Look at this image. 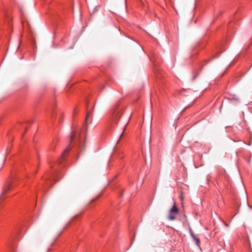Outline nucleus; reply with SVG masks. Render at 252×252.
Instances as JSON below:
<instances>
[{
	"label": "nucleus",
	"instance_id": "1",
	"mask_svg": "<svg viewBox=\"0 0 252 252\" xmlns=\"http://www.w3.org/2000/svg\"><path fill=\"white\" fill-rule=\"evenodd\" d=\"M69 150L70 149L69 147H66L63 152L61 157L56 162L50 163V166L51 169V171L48 173L46 176L43 177V179L45 180H56V177L59 174V171L57 169V166H61V167H63L64 165L62 164V162L64 159L66 154L68 152Z\"/></svg>",
	"mask_w": 252,
	"mask_h": 252
},
{
	"label": "nucleus",
	"instance_id": "2",
	"mask_svg": "<svg viewBox=\"0 0 252 252\" xmlns=\"http://www.w3.org/2000/svg\"><path fill=\"white\" fill-rule=\"evenodd\" d=\"M76 145L80 149H83V143L82 142L80 132L72 131L70 137L69 146Z\"/></svg>",
	"mask_w": 252,
	"mask_h": 252
},
{
	"label": "nucleus",
	"instance_id": "3",
	"mask_svg": "<svg viewBox=\"0 0 252 252\" xmlns=\"http://www.w3.org/2000/svg\"><path fill=\"white\" fill-rule=\"evenodd\" d=\"M17 184V181L14 180L12 181L7 183V184L4 187L1 194L0 196V201L3 199L4 195L7 191L13 189Z\"/></svg>",
	"mask_w": 252,
	"mask_h": 252
},
{
	"label": "nucleus",
	"instance_id": "4",
	"mask_svg": "<svg viewBox=\"0 0 252 252\" xmlns=\"http://www.w3.org/2000/svg\"><path fill=\"white\" fill-rule=\"evenodd\" d=\"M92 122V115L91 111H88L86 114L85 119V129L87 131L88 129V126Z\"/></svg>",
	"mask_w": 252,
	"mask_h": 252
},
{
	"label": "nucleus",
	"instance_id": "5",
	"mask_svg": "<svg viewBox=\"0 0 252 252\" xmlns=\"http://www.w3.org/2000/svg\"><path fill=\"white\" fill-rule=\"evenodd\" d=\"M170 214H177L179 213V210L177 206L175 205V203H174V204L173 206L172 207V208L170 209L169 211Z\"/></svg>",
	"mask_w": 252,
	"mask_h": 252
},
{
	"label": "nucleus",
	"instance_id": "6",
	"mask_svg": "<svg viewBox=\"0 0 252 252\" xmlns=\"http://www.w3.org/2000/svg\"><path fill=\"white\" fill-rule=\"evenodd\" d=\"M174 214H170L168 217V219L169 220H173L175 219V216L174 215Z\"/></svg>",
	"mask_w": 252,
	"mask_h": 252
},
{
	"label": "nucleus",
	"instance_id": "7",
	"mask_svg": "<svg viewBox=\"0 0 252 252\" xmlns=\"http://www.w3.org/2000/svg\"><path fill=\"white\" fill-rule=\"evenodd\" d=\"M193 239L195 241V242L196 244L198 246H199V244H200V240H199V239L196 237L195 238H194Z\"/></svg>",
	"mask_w": 252,
	"mask_h": 252
},
{
	"label": "nucleus",
	"instance_id": "8",
	"mask_svg": "<svg viewBox=\"0 0 252 252\" xmlns=\"http://www.w3.org/2000/svg\"><path fill=\"white\" fill-rule=\"evenodd\" d=\"M189 230H190V234H191V236L192 238L193 239L195 238L196 236H195V234L192 232L191 228H189Z\"/></svg>",
	"mask_w": 252,
	"mask_h": 252
},
{
	"label": "nucleus",
	"instance_id": "9",
	"mask_svg": "<svg viewBox=\"0 0 252 252\" xmlns=\"http://www.w3.org/2000/svg\"><path fill=\"white\" fill-rule=\"evenodd\" d=\"M6 17H7L6 18L7 19L8 22V24L9 26L10 27L11 25L10 24V21L11 19V18L9 16H8V15H6Z\"/></svg>",
	"mask_w": 252,
	"mask_h": 252
},
{
	"label": "nucleus",
	"instance_id": "10",
	"mask_svg": "<svg viewBox=\"0 0 252 252\" xmlns=\"http://www.w3.org/2000/svg\"><path fill=\"white\" fill-rule=\"evenodd\" d=\"M119 112V111L115 110L114 112V115L116 116L117 115V114H118Z\"/></svg>",
	"mask_w": 252,
	"mask_h": 252
},
{
	"label": "nucleus",
	"instance_id": "11",
	"mask_svg": "<svg viewBox=\"0 0 252 252\" xmlns=\"http://www.w3.org/2000/svg\"><path fill=\"white\" fill-rule=\"evenodd\" d=\"M183 218L185 219V220H187V216L185 215H184L183 216Z\"/></svg>",
	"mask_w": 252,
	"mask_h": 252
},
{
	"label": "nucleus",
	"instance_id": "12",
	"mask_svg": "<svg viewBox=\"0 0 252 252\" xmlns=\"http://www.w3.org/2000/svg\"><path fill=\"white\" fill-rule=\"evenodd\" d=\"M197 76V75H196L194 76H193V77L192 78V80H194L196 78Z\"/></svg>",
	"mask_w": 252,
	"mask_h": 252
},
{
	"label": "nucleus",
	"instance_id": "13",
	"mask_svg": "<svg viewBox=\"0 0 252 252\" xmlns=\"http://www.w3.org/2000/svg\"><path fill=\"white\" fill-rule=\"evenodd\" d=\"M52 119H54V114L52 115Z\"/></svg>",
	"mask_w": 252,
	"mask_h": 252
},
{
	"label": "nucleus",
	"instance_id": "14",
	"mask_svg": "<svg viewBox=\"0 0 252 252\" xmlns=\"http://www.w3.org/2000/svg\"><path fill=\"white\" fill-rule=\"evenodd\" d=\"M1 168H2V167H0V170Z\"/></svg>",
	"mask_w": 252,
	"mask_h": 252
}]
</instances>
